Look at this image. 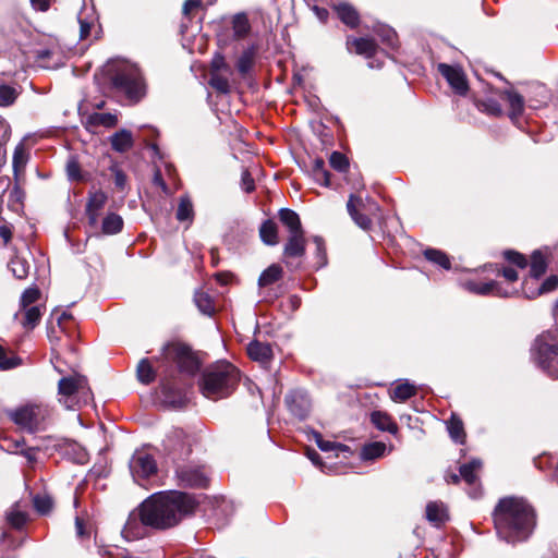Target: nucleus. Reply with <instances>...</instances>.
<instances>
[{
	"mask_svg": "<svg viewBox=\"0 0 558 558\" xmlns=\"http://www.w3.org/2000/svg\"><path fill=\"white\" fill-rule=\"evenodd\" d=\"M194 508V499L182 492L153 495L141 504L137 511L130 513L122 533L126 539L142 538L146 527H171L193 512Z\"/></svg>",
	"mask_w": 558,
	"mask_h": 558,
	"instance_id": "1",
	"label": "nucleus"
},
{
	"mask_svg": "<svg viewBox=\"0 0 558 558\" xmlns=\"http://www.w3.org/2000/svg\"><path fill=\"white\" fill-rule=\"evenodd\" d=\"M497 535L507 543L523 542L530 537L536 515L532 506L523 498L505 497L494 510Z\"/></svg>",
	"mask_w": 558,
	"mask_h": 558,
	"instance_id": "2",
	"label": "nucleus"
},
{
	"mask_svg": "<svg viewBox=\"0 0 558 558\" xmlns=\"http://www.w3.org/2000/svg\"><path fill=\"white\" fill-rule=\"evenodd\" d=\"M106 73L114 93L129 104L140 102L146 95V83L141 70L128 61H112Z\"/></svg>",
	"mask_w": 558,
	"mask_h": 558,
	"instance_id": "3",
	"label": "nucleus"
},
{
	"mask_svg": "<svg viewBox=\"0 0 558 558\" xmlns=\"http://www.w3.org/2000/svg\"><path fill=\"white\" fill-rule=\"evenodd\" d=\"M239 381V369L227 361H220L203 372L199 389L205 398L217 401L228 398Z\"/></svg>",
	"mask_w": 558,
	"mask_h": 558,
	"instance_id": "4",
	"label": "nucleus"
},
{
	"mask_svg": "<svg viewBox=\"0 0 558 558\" xmlns=\"http://www.w3.org/2000/svg\"><path fill=\"white\" fill-rule=\"evenodd\" d=\"M8 417L29 434L44 430L51 416V409L44 402H27L7 411Z\"/></svg>",
	"mask_w": 558,
	"mask_h": 558,
	"instance_id": "5",
	"label": "nucleus"
},
{
	"mask_svg": "<svg viewBox=\"0 0 558 558\" xmlns=\"http://www.w3.org/2000/svg\"><path fill=\"white\" fill-rule=\"evenodd\" d=\"M58 400L66 410H75L93 400L87 378L81 374L62 377L58 383Z\"/></svg>",
	"mask_w": 558,
	"mask_h": 558,
	"instance_id": "6",
	"label": "nucleus"
},
{
	"mask_svg": "<svg viewBox=\"0 0 558 558\" xmlns=\"http://www.w3.org/2000/svg\"><path fill=\"white\" fill-rule=\"evenodd\" d=\"M532 357L549 377L558 378V329L543 332L535 339Z\"/></svg>",
	"mask_w": 558,
	"mask_h": 558,
	"instance_id": "7",
	"label": "nucleus"
},
{
	"mask_svg": "<svg viewBox=\"0 0 558 558\" xmlns=\"http://www.w3.org/2000/svg\"><path fill=\"white\" fill-rule=\"evenodd\" d=\"M165 357L177 364L179 371L193 376L199 368V363L191 349L181 343L169 344L163 350Z\"/></svg>",
	"mask_w": 558,
	"mask_h": 558,
	"instance_id": "8",
	"label": "nucleus"
},
{
	"mask_svg": "<svg viewBox=\"0 0 558 558\" xmlns=\"http://www.w3.org/2000/svg\"><path fill=\"white\" fill-rule=\"evenodd\" d=\"M163 448L173 461L184 460L192 451V439L182 429H174L163 440Z\"/></svg>",
	"mask_w": 558,
	"mask_h": 558,
	"instance_id": "9",
	"label": "nucleus"
},
{
	"mask_svg": "<svg viewBox=\"0 0 558 558\" xmlns=\"http://www.w3.org/2000/svg\"><path fill=\"white\" fill-rule=\"evenodd\" d=\"M129 466L133 480L140 485H142L143 480L149 478L157 472L154 457L145 450H136L130 460Z\"/></svg>",
	"mask_w": 558,
	"mask_h": 558,
	"instance_id": "10",
	"label": "nucleus"
},
{
	"mask_svg": "<svg viewBox=\"0 0 558 558\" xmlns=\"http://www.w3.org/2000/svg\"><path fill=\"white\" fill-rule=\"evenodd\" d=\"M179 484L183 487L205 488L208 483L204 466L199 465H178L175 470Z\"/></svg>",
	"mask_w": 558,
	"mask_h": 558,
	"instance_id": "11",
	"label": "nucleus"
},
{
	"mask_svg": "<svg viewBox=\"0 0 558 558\" xmlns=\"http://www.w3.org/2000/svg\"><path fill=\"white\" fill-rule=\"evenodd\" d=\"M163 401L172 408H183L187 401L186 389L170 377H163L160 381Z\"/></svg>",
	"mask_w": 558,
	"mask_h": 558,
	"instance_id": "12",
	"label": "nucleus"
},
{
	"mask_svg": "<svg viewBox=\"0 0 558 558\" xmlns=\"http://www.w3.org/2000/svg\"><path fill=\"white\" fill-rule=\"evenodd\" d=\"M438 72L446 78L450 87L456 94L464 96L468 93L469 85L462 69L458 65H449L447 63H439L437 65Z\"/></svg>",
	"mask_w": 558,
	"mask_h": 558,
	"instance_id": "13",
	"label": "nucleus"
},
{
	"mask_svg": "<svg viewBox=\"0 0 558 558\" xmlns=\"http://www.w3.org/2000/svg\"><path fill=\"white\" fill-rule=\"evenodd\" d=\"M286 404L289 411L298 418L304 420L308 416L312 408L311 399L302 389L291 390L286 396Z\"/></svg>",
	"mask_w": 558,
	"mask_h": 558,
	"instance_id": "14",
	"label": "nucleus"
},
{
	"mask_svg": "<svg viewBox=\"0 0 558 558\" xmlns=\"http://www.w3.org/2000/svg\"><path fill=\"white\" fill-rule=\"evenodd\" d=\"M482 468V462L478 459H473L469 463L460 466V476L469 486L468 494L472 498H478L482 495L481 485L478 483L477 473Z\"/></svg>",
	"mask_w": 558,
	"mask_h": 558,
	"instance_id": "15",
	"label": "nucleus"
},
{
	"mask_svg": "<svg viewBox=\"0 0 558 558\" xmlns=\"http://www.w3.org/2000/svg\"><path fill=\"white\" fill-rule=\"evenodd\" d=\"M558 288V277L550 276L544 282L538 283V279H525L522 283V292L526 299H535L536 296L551 292Z\"/></svg>",
	"mask_w": 558,
	"mask_h": 558,
	"instance_id": "16",
	"label": "nucleus"
},
{
	"mask_svg": "<svg viewBox=\"0 0 558 558\" xmlns=\"http://www.w3.org/2000/svg\"><path fill=\"white\" fill-rule=\"evenodd\" d=\"M465 288L473 293L480 294V295H496V296H502V298H509L514 294L513 291H510L508 289H504L500 283L492 280L488 282H475V281H468L465 283Z\"/></svg>",
	"mask_w": 558,
	"mask_h": 558,
	"instance_id": "17",
	"label": "nucleus"
},
{
	"mask_svg": "<svg viewBox=\"0 0 558 558\" xmlns=\"http://www.w3.org/2000/svg\"><path fill=\"white\" fill-rule=\"evenodd\" d=\"M364 207L363 199L356 197L353 194L350 195L347 203V209L353 221L363 230H368L372 226V220L368 216L359 211L360 208Z\"/></svg>",
	"mask_w": 558,
	"mask_h": 558,
	"instance_id": "18",
	"label": "nucleus"
},
{
	"mask_svg": "<svg viewBox=\"0 0 558 558\" xmlns=\"http://www.w3.org/2000/svg\"><path fill=\"white\" fill-rule=\"evenodd\" d=\"M118 124V117L111 112H94L88 114L85 119L84 125L89 132H95L97 128L104 126L107 129L113 128Z\"/></svg>",
	"mask_w": 558,
	"mask_h": 558,
	"instance_id": "19",
	"label": "nucleus"
},
{
	"mask_svg": "<svg viewBox=\"0 0 558 558\" xmlns=\"http://www.w3.org/2000/svg\"><path fill=\"white\" fill-rule=\"evenodd\" d=\"M305 245L306 241L304 238V231L290 234L283 248L284 257H302L305 254Z\"/></svg>",
	"mask_w": 558,
	"mask_h": 558,
	"instance_id": "20",
	"label": "nucleus"
},
{
	"mask_svg": "<svg viewBox=\"0 0 558 558\" xmlns=\"http://www.w3.org/2000/svg\"><path fill=\"white\" fill-rule=\"evenodd\" d=\"M247 354L253 361L266 364L272 357V350L270 344L254 340L247 345Z\"/></svg>",
	"mask_w": 558,
	"mask_h": 558,
	"instance_id": "21",
	"label": "nucleus"
},
{
	"mask_svg": "<svg viewBox=\"0 0 558 558\" xmlns=\"http://www.w3.org/2000/svg\"><path fill=\"white\" fill-rule=\"evenodd\" d=\"M333 10L337 12L340 21L351 28H355L360 22V15L357 11L347 2H340L333 5Z\"/></svg>",
	"mask_w": 558,
	"mask_h": 558,
	"instance_id": "22",
	"label": "nucleus"
},
{
	"mask_svg": "<svg viewBox=\"0 0 558 558\" xmlns=\"http://www.w3.org/2000/svg\"><path fill=\"white\" fill-rule=\"evenodd\" d=\"M347 45L350 48L354 47L355 52L357 54H363L366 58L371 59L375 56L377 51V45L374 39L362 37V38H351L349 37L347 40Z\"/></svg>",
	"mask_w": 558,
	"mask_h": 558,
	"instance_id": "23",
	"label": "nucleus"
},
{
	"mask_svg": "<svg viewBox=\"0 0 558 558\" xmlns=\"http://www.w3.org/2000/svg\"><path fill=\"white\" fill-rule=\"evenodd\" d=\"M502 99H505L509 107V117L511 120L520 118L524 111V98L512 89H507L502 93Z\"/></svg>",
	"mask_w": 558,
	"mask_h": 558,
	"instance_id": "24",
	"label": "nucleus"
},
{
	"mask_svg": "<svg viewBox=\"0 0 558 558\" xmlns=\"http://www.w3.org/2000/svg\"><path fill=\"white\" fill-rule=\"evenodd\" d=\"M110 144L113 150L125 153L133 147L132 133L129 130L122 129L110 136Z\"/></svg>",
	"mask_w": 558,
	"mask_h": 558,
	"instance_id": "25",
	"label": "nucleus"
},
{
	"mask_svg": "<svg viewBox=\"0 0 558 558\" xmlns=\"http://www.w3.org/2000/svg\"><path fill=\"white\" fill-rule=\"evenodd\" d=\"M426 519L435 526H440L448 519L447 509L440 501H430L426 506Z\"/></svg>",
	"mask_w": 558,
	"mask_h": 558,
	"instance_id": "26",
	"label": "nucleus"
},
{
	"mask_svg": "<svg viewBox=\"0 0 558 558\" xmlns=\"http://www.w3.org/2000/svg\"><path fill=\"white\" fill-rule=\"evenodd\" d=\"M28 159V151L25 149L24 144L20 143L14 149L12 160L13 175L16 182L20 180V175L24 172Z\"/></svg>",
	"mask_w": 558,
	"mask_h": 558,
	"instance_id": "27",
	"label": "nucleus"
},
{
	"mask_svg": "<svg viewBox=\"0 0 558 558\" xmlns=\"http://www.w3.org/2000/svg\"><path fill=\"white\" fill-rule=\"evenodd\" d=\"M371 421L376 428L383 432H388L396 435L398 432V425L393 422L391 416L381 411H374L371 414Z\"/></svg>",
	"mask_w": 558,
	"mask_h": 558,
	"instance_id": "28",
	"label": "nucleus"
},
{
	"mask_svg": "<svg viewBox=\"0 0 558 558\" xmlns=\"http://www.w3.org/2000/svg\"><path fill=\"white\" fill-rule=\"evenodd\" d=\"M279 219L288 228L290 234L303 231L300 217L294 210L281 208Z\"/></svg>",
	"mask_w": 558,
	"mask_h": 558,
	"instance_id": "29",
	"label": "nucleus"
},
{
	"mask_svg": "<svg viewBox=\"0 0 558 558\" xmlns=\"http://www.w3.org/2000/svg\"><path fill=\"white\" fill-rule=\"evenodd\" d=\"M194 303L198 311L206 316H213L216 312L213 298L203 290L195 291Z\"/></svg>",
	"mask_w": 558,
	"mask_h": 558,
	"instance_id": "30",
	"label": "nucleus"
},
{
	"mask_svg": "<svg viewBox=\"0 0 558 558\" xmlns=\"http://www.w3.org/2000/svg\"><path fill=\"white\" fill-rule=\"evenodd\" d=\"M259 235L262 241L267 245L278 244V228L272 220H266L259 228Z\"/></svg>",
	"mask_w": 558,
	"mask_h": 558,
	"instance_id": "31",
	"label": "nucleus"
},
{
	"mask_svg": "<svg viewBox=\"0 0 558 558\" xmlns=\"http://www.w3.org/2000/svg\"><path fill=\"white\" fill-rule=\"evenodd\" d=\"M311 171H312V175H313L314 180L318 184H320L323 186H329V184H330L329 175L330 174H329L328 170L326 169L324 159L316 158L313 161Z\"/></svg>",
	"mask_w": 558,
	"mask_h": 558,
	"instance_id": "32",
	"label": "nucleus"
},
{
	"mask_svg": "<svg viewBox=\"0 0 558 558\" xmlns=\"http://www.w3.org/2000/svg\"><path fill=\"white\" fill-rule=\"evenodd\" d=\"M547 264L545 257L539 251H535L531 256V268L529 279H539L545 274Z\"/></svg>",
	"mask_w": 558,
	"mask_h": 558,
	"instance_id": "33",
	"label": "nucleus"
},
{
	"mask_svg": "<svg viewBox=\"0 0 558 558\" xmlns=\"http://www.w3.org/2000/svg\"><path fill=\"white\" fill-rule=\"evenodd\" d=\"M122 228L123 219L114 213L108 214L102 220L101 230L105 234L119 233Z\"/></svg>",
	"mask_w": 558,
	"mask_h": 558,
	"instance_id": "34",
	"label": "nucleus"
},
{
	"mask_svg": "<svg viewBox=\"0 0 558 558\" xmlns=\"http://www.w3.org/2000/svg\"><path fill=\"white\" fill-rule=\"evenodd\" d=\"M175 217L179 221L192 222L194 217V209L192 201L189 196L180 197Z\"/></svg>",
	"mask_w": 558,
	"mask_h": 558,
	"instance_id": "35",
	"label": "nucleus"
},
{
	"mask_svg": "<svg viewBox=\"0 0 558 558\" xmlns=\"http://www.w3.org/2000/svg\"><path fill=\"white\" fill-rule=\"evenodd\" d=\"M416 393L415 386L409 381H403L397 385L390 393L393 401H405Z\"/></svg>",
	"mask_w": 558,
	"mask_h": 558,
	"instance_id": "36",
	"label": "nucleus"
},
{
	"mask_svg": "<svg viewBox=\"0 0 558 558\" xmlns=\"http://www.w3.org/2000/svg\"><path fill=\"white\" fill-rule=\"evenodd\" d=\"M447 429L453 441L462 444L465 438L462 421L456 415H451L447 423Z\"/></svg>",
	"mask_w": 558,
	"mask_h": 558,
	"instance_id": "37",
	"label": "nucleus"
},
{
	"mask_svg": "<svg viewBox=\"0 0 558 558\" xmlns=\"http://www.w3.org/2000/svg\"><path fill=\"white\" fill-rule=\"evenodd\" d=\"M282 276V268L279 265H271L265 269L258 279L260 287H267L278 281Z\"/></svg>",
	"mask_w": 558,
	"mask_h": 558,
	"instance_id": "38",
	"label": "nucleus"
},
{
	"mask_svg": "<svg viewBox=\"0 0 558 558\" xmlns=\"http://www.w3.org/2000/svg\"><path fill=\"white\" fill-rule=\"evenodd\" d=\"M232 28L236 38H243L250 33L251 25L245 13H238L233 16Z\"/></svg>",
	"mask_w": 558,
	"mask_h": 558,
	"instance_id": "39",
	"label": "nucleus"
},
{
	"mask_svg": "<svg viewBox=\"0 0 558 558\" xmlns=\"http://www.w3.org/2000/svg\"><path fill=\"white\" fill-rule=\"evenodd\" d=\"M137 379L144 384L149 385L155 380V371L147 359L140 361L136 369Z\"/></svg>",
	"mask_w": 558,
	"mask_h": 558,
	"instance_id": "40",
	"label": "nucleus"
},
{
	"mask_svg": "<svg viewBox=\"0 0 558 558\" xmlns=\"http://www.w3.org/2000/svg\"><path fill=\"white\" fill-rule=\"evenodd\" d=\"M374 31L380 37L381 41L385 45H387L389 48L397 47L398 38H397V33L395 32L393 28H391L387 25L378 24Z\"/></svg>",
	"mask_w": 558,
	"mask_h": 558,
	"instance_id": "41",
	"label": "nucleus"
},
{
	"mask_svg": "<svg viewBox=\"0 0 558 558\" xmlns=\"http://www.w3.org/2000/svg\"><path fill=\"white\" fill-rule=\"evenodd\" d=\"M385 451L386 445L384 442H371L362 448L361 458L363 460H374L384 456Z\"/></svg>",
	"mask_w": 558,
	"mask_h": 558,
	"instance_id": "42",
	"label": "nucleus"
},
{
	"mask_svg": "<svg viewBox=\"0 0 558 558\" xmlns=\"http://www.w3.org/2000/svg\"><path fill=\"white\" fill-rule=\"evenodd\" d=\"M424 256L427 260L439 265L441 268L448 270L451 267L449 257L441 251L436 248H428L424 251Z\"/></svg>",
	"mask_w": 558,
	"mask_h": 558,
	"instance_id": "43",
	"label": "nucleus"
},
{
	"mask_svg": "<svg viewBox=\"0 0 558 558\" xmlns=\"http://www.w3.org/2000/svg\"><path fill=\"white\" fill-rule=\"evenodd\" d=\"M20 95L19 89L13 85L0 84V106L8 107L14 104L17 96Z\"/></svg>",
	"mask_w": 558,
	"mask_h": 558,
	"instance_id": "44",
	"label": "nucleus"
},
{
	"mask_svg": "<svg viewBox=\"0 0 558 558\" xmlns=\"http://www.w3.org/2000/svg\"><path fill=\"white\" fill-rule=\"evenodd\" d=\"M24 311V319L22 325L26 329H34L40 320L41 311L39 306H29L22 308Z\"/></svg>",
	"mask_w": 558,
	"mask_h": 558,
	"instance_id": "45",
	"label": "nucleus"
},
{
	"mask_svg": "<svg viewBox=\"0 0 558 558\" xmlns=\"http://www.w3.org/2000/svg\"><path fill=\"white\" fill-rule=\"evenodd\" d=\"M9 267L13 276L17 279H25L29 271V264L27 260L19 256L11 259Z\"/></svg>",
	"mask_w": 558,
	"mask_h": 558,
	"instance_id": "46",
	"label": "nucleus"
},
{
	"mask_svg": "<svg viewBox=\"0 0 558 558\" xmlns=\"http://www.w3.org/2000/svg\"><path fill=\"white\" fill-rule=\"evenodd\" d=\"M8 522L15 529H21L27 521V513L20 509L19 505L12 507L7 514Z\"/></svg>",
	"mask_w": 558,
	"mask_h": 558,
	"instance_id": "47",
	"label": "nucleus"
},
{
	"mask_svg": "<svg viewBox=\"0 0 558 558\" xmlns=\"http://www.w3.org/2000/svg\"><path fill=\"white\" fill-rule=\"evenodd\" d=\"M13 446H14L13 452L23 456L29 465H33L37 461V456H36L37 450H38L37 447L24 448L23 440L15 441Z\"/></svg>",
	"mask_w": 558,
	"mask_h": 558,
	"instance_id": "48",
	"label": "nucleus"
},
{
	"mask_svg": "<svg viewBox=\"0 0 558 558\" xmlns=\"http://www.w3.org/2000/svg\"><path fill=\"white\" fill-rule=\"evenodd\" d=\"M34 508L36 511L40 514H47L52 509V499L50 496L44 494V495H36L33 498Z\"/></svg>",
	"mask_w": 558,
	"mask_h": 558,
	"instance_id": "49",
	"label": "nucleus"
},
{
	"mask_svg": "<svg viewBox=\"0 0 558 558\" xmlns=\"http://www.w3.org/2000/svg\"><path fill=\"white\" fill-rule=\"evenodd\" d=\"M254 62V51L253 49H246L242 52V54L239 57L236 62L238 71L242 74L247 73Z\"/></svg>",
	"mask_w": 558,
	"mask_h": 558,
	"instance_id": "50",
	"label": "nucleus"
},
{
	"mask_svg": "<svg viewBox=\"0 0 558 558\" xmlns=\"http://www.w3.org/2000/svg\"><path fill=\"white\" fill-rule=\"evenodd\" d=\"M208 84L217 92L221 94H228L230 92V84L227 77L213 73L208 81Z\"/></svg>",
	"mask_w": 558,
	"mask_h": 558,
	"instance_id": "51",
	"label": "nucleus"
},
{
	"mask_svg": "<svg viewBox=\"0 0 558 558\" xmlns=\"http://www.w3.org/2000/svg\"><path fill=\"white\" fill-rule=\"evenodd\" d=\"M39 296H40V291L37 288L32 287V288L26 289L22 293V296L20 300L21 308L34 306L33 304L39 299Z\"/></svg>",
	"mask_w": 558,
	"mask_h": 558,
	"instance_id": "52",
	"label": "nucleus"
},
{
	"mask_svg": "<svg viewBox=\"0 0 558 558\" xmlns=\"http://www.w3.org/2000/svg\"><path fill=\"white\" fill-rule=\"evenodd\" d=\"M329 163L335 170L339 172H345L349 168L348 158L342 153L339 151H333L330 155Z\"/></svg>",
	"mask_w": 558,
	"mask_h": 558,
	"instance_id": "53",
	"label": "nucleus"
},
{
	"mask_svg": "<svg viewBox=\"0 0 558 558\" xmlns=\"http://www.w3.org/2000/svg\"><path fill=\"white\" fill-rule=\"evenodd\" d=\"M21 360L14 355L8 356L7 350L0 344V369H12L20 365Z\"/></svg>",
	"mask_w": 558,
	"mask_h": 558,
	"instance_id": "54",
	"label": "nucleus"
},
{
	"mask_svg": "<svg viewBox=\"0 0 558 558\" xmlns=\"http://www.w3.org/2000/svg\"><path fill=\"white\" fill-rule=\"evenodd\" d=\"M314 438H315V441H316L318 448L325 452L332 451L336 448L340 449V450H345L348 448L345 445H340V444H336V442H332L329 440H324L323 436L318 432L314 433Z\"/></svg>",
	"mask_w": 558,
	"mask_h": 558,
	"instance_id": "55",
	"label": "nucleus"
},
{
	"mask_svg": "<svg viewBox=\"0 0 558 558\" xmlns=\"http://www.w3.org/2000/svg\"><path fill=\"white\" fill-rule=\"evenodd\" d=\"M107 202V196L102 192H96L94 193L88 202L87 207L89 210H101Z\"/></svg>",
	"mask_w": 558,
	"mask_h": 558,
	"instance_id": "56",
	"label": "nucleus"
},
{
	"mask_svg": "<svg viewBox=\"0 0 558 558\" xmlns=\"http://www.w3.org/2000/svg\"><path fill=\"white\" fill-rule=\"evenodd\" d=\"M77 20L80 24V39H86L90 34V29L95 23V17L92 15L90 20H87L83 17L82 13H80Z\"/></svg>",
	"mask_w": 558,
	"mask_h": 558,
	"instance_id": "57",
	"label": "nucleus"
},
{
	"mask_svg": "<svg viewBox=\"0 0 558 558\" xmlns=\"http://www.w3.org/2000/svg\"><path fill=\"white\" fill-rule=\"evenodd\" d=\"M505 258L511 263L517 265L520 268H525L527 266V260L524 255L520 254L515 251H505L504 253Z\"/></svg>",
	"mask_w": 558,
	"mask_h": 558,
	"instance_id": "58",
	"label": "nucleus"
},
{
	"mask_svg": "<svg viewBox=\"0 0 558 558\" xmlns=\"http://www.w3.org/2000/svg\"><path fill=\"white\" fill-rule=\"evenodd\" d=\"M483 111L493 114V116H500L502 113L501 106L498 101L494 99H486L482 102Z\"/></svg>",
	"mask_w": 558,
	"mask_h": 558,
	"instance_id": "59",
	"label": "nucleus"
},
{
	"mask_svg": "<svg viewBox=\"0 0 558 558\" xmlns=\"http://www.w3.org/2000/svg\"><path fill=\"white\" fill-rule=\"evenodd\" d=\"M241 187L244 192L251 193L255 190V182L247 169L242 171Z\"/></svg>",
	"mask_w": 558,
	"mask_h": 558,
	"instance_id": "60",
	"label": "nucleus"
},
{
	"mask_svg": "<svg viewBox=\"0 0 558 558\" xmlns=\"http://www.w3.org/2000/svg\"><path fill=\"white\" fill-rule=\"evenodd\" d=\"M313 241L316 245V254L318 258L320 259V266H324L326 264V251H325V243L322 236L315 235L313 238Z\"/></svg>",
	"mask_w": 558,
	"mask_h": 558,
	"instance_id": "61",
	"label": "nucleus"
},
{
	"mask_svg": "<svg viewBox=\"0 0 558 558\" xmlns=\"http://www.w3.org/2000/svg\"><path fill=\"white\" fill-rule=\"evenodd\" d=\"M111 170L113 172V181H114L116 186L120 190H123L126 185L125 173L117 167H112Z\"/></svg>",
	"mask_w": 558,
	"mask_h": 558,
	"instance_id": "62",
	"label": "nucleus"
},
{
	"mask_svg": "<svg viewBox=\"0 0 558 558\" xmlns=\"http://www.w3.org/2000/svg\"><path fill=\"white\" fill-rule=\"evenodd\" d=\"M66 173L70 180H81L80 165L75 160H70L66 165Z\"/></svg>",
	"mask_w": 558,
	"mask_h": 558,
	"instance_id": "63",
	"label": "nucleus"
},
{
	"mask_svg": "<svg viewBox=\"0 0 558 558\" xmlns=\"http://www.w3.org/2000/svg\"><path fill=\"white\" fill-rule=\"evenodd\" d=\"M502 276L509 282H514L519 278L518 271L511 267H505L502 269Z\"/></svg>",
	"mask_w": 558,
	"mask_h": 558,
	"instance_id": "64",
	"label": "nucleus"
}]
</instances>
